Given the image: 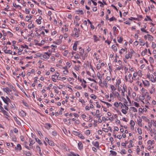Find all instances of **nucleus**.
<instances>
[{
    "mask_svg": "<svg viewBox=\"0 0 156 156\" xmlns=\"http://www.w3.org/2000/svg\"><path fill=\"white\" fill-rule=\"evenodd\" d=\"M149 79H150V80L151 81L153 82H154L156 81V77H154V76L153 75H151L149 76Z\"/></svg>",
    "mask_w": 156,
    "mask_h": 156,
    "instance_id": "nucleus-1",
    "label": "nucleus"
},
{
    "mask_svg": "<svg viewBox=\"0 0 156 156\" xmlns=\"http://www.w3.org/2000/svg\"><path fill=\"white\" fill-rule=\"evenodd\" d=\"M50 55L51 54L48 53V52H45L44 54L43 55V57L44 58L46 59H48Z\"/></svg>",
    "mask_w": 156,
    "mask_h": 156,
    "instance_id": "nucleus-2",
    "label": "nucleus"
},
{
    "mask_svg": "<svg viewBox=\"0 0 156 156\" xmlns=\"http://www.w3.org/2000/svg\"><path fill=\"white\" fill-rule=\"evenodd\" d=\"M0 109H1V111L2 112H3L4 113V114L5 115H8V113L7 112L5 111L3 108L0 105Z\"/></svg>",
    "mask_w": 156,
    "mask_h": 156,
    "instance_id": "nucleus-3",
    "label": "nucleus"
},
{
    "mask_svg": "<svg viewBox=\"0 0 156 156\" xmlns=\"http://www.w3.org/2000/svg\"><path fill=\"white\" fill-rule=\"evenodd\" d=\"M143 83L145 87H147L149 85V81L147 80L143 81Z\"/></svg>",
    "mask_w": 156,
    "mask_h": 156,
    "instance_id": "nucleus-4",
    "label": "nucleus"
},
{
    "mask_svg": "<svg viewBox=\"0 0 156 156\" xmlns=\"http://www.w3.org/2000/svg\"><path fill=\"white\" fill-rule=\"evenodd\" d=\"M92 144L93 145L96 147L97 148H98L99 147V143L98 141H96L95 142H93Z\"/></svg>",
    "mask_w": 156,
    "mask_h": 156,
    "instance_id": "nucleus-5",
    "label": "nucleus"
},
{
    "mask_svg": "<svg viewBox=\"0 0 156 156\" xmlns=\"http://www.w3.org/2000/svg\"><path fill=\"white\" fill-rule=\"evenodd\" d=\"M77 42V41H76L74 44L73 46V49L74 50L76 51V50Z\"/></svg>",
    "mask_w": 156,
    "mask_h": 156,
    "instance_id": "nucleus-6",
    "label": "nucleus"
},
{
    "mask_svg": "<svg viewBox=\"0 0 156 156\" xmlns=\"http://www.w3.org/2000/svg\"><path fill=\"white\" fill-rule=\"evenodd\" d=\"M142 119H139V120L137 121V124L139 126L142 127V125L141 123Z\"/></svg>",
    "mask_w": 156,
    "mask_h": 156,
    "instance_id": "nucleus-7",
    "label": "nucleus"
},
{
    "mask_svg": "<svg viewBox=\"0 0 156 156\" xmlns=\"http://www.w3.org/2000/svg\"><path fill=\"white\" fill-rule=\"evenodd\" d=\"M51 125L50 123H46L45 124V127L47 129L51 127Z\"/></svg>",
    "mask_w": 156,
    "mask_h": 156,
    "instance_id": "nucleus-8",
    "label": "nucleus"
},
{
    "mask_svg": "<svg viewBox=\"0 0 156 156\" xmlns=\"http://www.w3.org/2000/svg\"><path fill=\"white\" fill-rule=\"evenodd\" d=\"M42 19V17L41 16H39L38 18V20H36V22H37V23L39 24H40L41 23V20Z\"/></svg>",
    "mask_w": 156,
    "mask_h": 156,
    "instance_id": "nucleus-9",
    "label": "nucleus"
},
{
    "mask_svg": "<svg viewBox=\"0 0 156 156\" xmlns=\"http://www.w3.org/2000/svg\"><path fill=\"white\" fill-rule=\"evenodd\" d=\"M155 89L153 86L151 87V89L150 90V93L152 94L155 92Z\"/></svg>",
    "mask_w": 156,
    "mask_h": 156,
    "instance_id": "nucleus-10",
    "label": "nucleus"
},
{
    "mask_svg": "<svg viewBox=\"0 0 156 156\" xmlns=\"http://www.w3.org/2000/svg\"><path fill=\"white\" fill-rule=\"evenodd\" d=\"M15 149H19L20 151L22 149L21 145L19 144H17V147H15Z\"/></svg>",
    "mask_w": 156,
    "mask_h": 156,
    "instance_id": "nucleus-11",
    "label": "nucleus"
},
{
    "mask_svg": "<svg viewBox=\"0 0 156 156\" xmlns=\"http://www.w3.org/2000/svg\"><path fill=\"white\" fill-rule=\"evenodd\" d=\"M14 120L16 121L17 124L19 125H21V123L20 121L17 119V118L16 117L14 118Z\"/></svg>",
    "mask_w": 156,
    "mask_h": 156,
    "instance_id": "nucleus-12",
    "label": "nucleus"
},
{
    "mask_svg": "<svg viewBox=\"0 0 156 156\" xmlns=\"http://www.w3.org/2000/svg\"><path fill=\"white\" fill-rule=\"evenodd\" d=\"M1 97V98H2V100H3V101H4V102L5 104H7L8 105V102L6 100V98L3 96H2Z\"/></svg>",
    "mask_w": 156,
    "mask_h": 156,
    "instance_id": "nucleus-13",
    "label": "nucleus"
},
{
    "mask_svg": "<svg viewBox=\"0 0 156 156\" xmlns=\"http://www.w3.org/2000/svg\"><path fill=\"white\" fill-rule=\"evenodd\" d=\"M97 75L98 78L100 80V81H102V76L101 74L99 73H98Z\"/></svg>",
    "mask_w": 156,
    "mask_h": 156,
    "instance_id": "nucleus-14",
    "label": "nucleus"
},
{
    "mask_svg": "<svg viewBox=\"0 0 156 156\" xmlns=\"http://www.w3.org/2000/svg\"><path fill=\"white\" fill-rule=\"evenodd\" d=\"M20 113L22 116L24 117L26 116V113L23 110H21L20 112Z\"/></svg>",
    "mask_w": 156,
    "mask_h": 156,
    "instance_id": "nucleus-15",
    "label": "nucleus"
},
{
    "mask_svg": "<svg viewBox=\"0 0 156 156\" xmlns=\"http://www.w3.org/2000/svg\"><path fill=\"white\" fill-rule=\"evenodd\" d=\"M36 141L39 144H42V143L41 140L38 138H35Z\"/></svg>",
    "mask_w": 156,
    "mask_h": 156,
    "instance_id": "nucleus-16",
    "label": "nucleus"
},
{
    "mask_svg": "<svg viewBox=\"0 0 156 156\" xmlns=\"http://www.w3.org/2000/svg\"><path fill=\"white\" fill-rule=\"evenodd\" d=\"M150 123H151L154 126H155L156 125V124L155 123V122L154 120H151V122H148V123L150 124Z\"/></svg>",
    "mask_w": 156,
    "mask_h": 156,
    "instance_id": "nucleus-17",
    "label": "nucleus"
},
{
    "mask_svg": "<svg viewBox=\"0 0 156 156\" xmlns=\"http://www.w3.org/2000/svg\"><path fill=\"white\" fill-rule=\"evenodd\" d=\"M73 133L74 135L78 136H79V134L80 133L75 131H73Z\"/></svg>",
    "mask_w": 156,
    "mask_h": 156,
    "instance_id": "nucleus-18",
    "label": "nucleus"
},
{
    "mask_svg": "<svg viewBox=\"0 0 156 156\" xmlns=\"http://www.w3.org/2000/svg\"><path fill=\"white\" fill-rule=\"evenodd\" d=\"M147 38H148L150 40H152L153 39V37L151 35H150L149 34H147Z\"/></svg>",
    "mask_w": 156,
    "mask_h": 156,
    "instance_id": "nucleus-19",
    "label": "nucleus"
},
{
    "mask_svg": "<svg viewBox=\"0 0 156 156\" xmlns=\"http://www.w3.org/2000/svg\"><path fill=\"white\" fill-rule=\"evenodd\" d=\"M130 124L131 126H133V129L134 128V126L135 125V123L133 120H131L130 121Z\"/></svg>",
    "mask_w": 156,
    "mask_h": 156,
    "instance_id": "nucleus-20",
    "label": "nucleus"
},
{
    "mask_svg": "<svg viewBox=\"0 0 156 156\" xmlns=\"http://www.w3.org/2000/svg\"><path fill=\"white\" fill-rule=\"evenodd\" d=\"M112 48L113 49V50L116 51H117V48L116 46H115V45H113L112 46Z\"/></svg>",
    "mask_w": 156,
    "mask_h": 156,
    "instance_id": "nucleus-21",
    "label": "nucleus"
},
{
    "mask_svg": "<svg viewBox=\"0 0 156 156\" xmlns=\"http://www.w3.org/2000/svg\"><path fill=\"white\" fill-rule=\"evenodd\" d=\"M142 118L145 121L149 122V119H147L145 116H142Z\"/></svg>",
    "mask_w": 156,
    "mask_h": 156,
    "instance_id": "nucleus-22",
    "label": "nucleus"
},
{
    "mask_svg": "<svg viewBox=\"0 0 156 156\" xmlns=\"http://www.w3.org/2000/svg\"><path fill=\"white\" fill-rule=\"evenodd\" d=\"M48 143L49 145L51 146H53L54 145L53 142L51 140L48 141Z\"/></svg>",
    "mask_w": 156,
    "mask_h": 156,
    "instance_id": "nucleus-23",
    "label": "nucleus"
},
{
    "mask_svg": "<svg viewBox=\"0 0 156 156\" xmlns=\"http://www.w3.org/2000/svg\"><path fill=\"white\" fill-rule=\"evenodd\" d=\"M110 87H111V88L112 90V91H114V90H115L116 89V88L113 85H111Z\"/></svg>",
    "mask_w": 156,
    "mask_h": 156,
    "instance_id": "nucleus-24",
    "label": "nucleus"
},
{
    "mask_svg": "<svg viewBox=\"0 0 156 156\" xmlns=\"http://www.w3.org/2000/svg\"><path fill=\"white\" fill-rule=\"evenodd\" d=\"M13 5L15 7L17 8L18 7H20V9H21V7L19 5H16L15 3H13Z\"/></svg>",
    "mask_w": 156,
    "mask_h": 156,
    "instance_id": "nucleus-25",
    "label": "nucleus"
},
{
    "mask_svg": "<svg viewBox=\"0 0 156 156\" xmlns=\"http://www.w3.org/2000/svg\"><path fill=\"white\" fill-rule=\"evenodd\" d=\"M110 152L111 153V155H116L117 154L116 152L114 151L111 150L110 151Z\"/></svg>",
    "mask_w": 156,
    "mask_h": 156,
    "instance_id": "nucleus-26",
    "label": "nucleus"
},
{
    "mask_svg": "<svg viewBox=\"0 0 156 156\" xmlns=\"http://www.w3.org/2000/svg\"><path fill=\"white\" fill-rule=\"evenodd\" d=\"M140 45L144 46L145 44V43L143 42L142 40L140 39Z\"/></svg>",
    "mask_w": 156,
    "mask_h": 156,
    "instance_id": "nucleus-27",
    "label": "nucleus"
},
{
    "mask_svg": "<svg viewBox=\"0 0 156 156\" xmlns=\"http://www.w3.org/2000/svg\"><path fill=\"white\" fill-rule=\"evenodd\" d=\"M125 49H126V50H127V48H125V49H121V51L119 52V53L120 54H122L123 53V52L125 51Z\"/></svg>",
    "mask_w": 156,
    "mask_h": 156,
    "instance_id": "nucleus-28",
    "label": "nucleus"
},
{
    "mask_svg": "<svg viewBox=\"0 0 156 156\" xmlns=\"http://www.w3.org/2000/svg\"><path fill=\"white\" fill-rule=\"evenodd\" d=\"M123 38L122 37H120L119 39H118V41L119 43H121L123 41Z\"/></svg>",
    "mask_w": 156,
    "mask_h": 156,
    "instance_id": "nucleus-29",
    "label": "nucleus"
},
{
    "mask_svg": "<svg viewBox=\"0 0 156 156\" xmlns=\"http://www.w3.org/2000/svg\"><path fill=\"white\" fill-rule=\"evenodd\" d=\"M130 108L132 109V111L134 112H137V109L135 107H131Z\"/></svg>",
    "mask_w": 156,
    "mask_h": 156,
    "instance_id": "nucleus-30",
    "label": "nucleus"
},
{
    "mask_svg": "<svg viewBox=\"0 0 156 156\" xmlns=\"http://www.w3.org/2000/svg\"><path fill=\"white\" fill-rule=\"evenodd\" d=\"M5 53L6 54H12V51L11 50H7L5 52Z\"/></svg>",
    "mask_w": 156,
    "mask_h": 156,
    "instance_id": "nucleus-31",
    "label": "nucleus"
},
{
    "mask_svg": "<svg viewBox=\"0 0 156 156\" xmlns=\"http://www.w3.org/2000/svg\"><path fill=\"white\" fill-rule=\"evenodd\" d=\"M108 20H110V21H113L114 20H116V19L114 17H112L111 18H110L108 19Z\"/></svg>",
    "mask_w": 156,
    "mask_h": 156,
    "instance_id": "nucleus-32",
    "label": "nucleus"
},
{
    "mask_svg": "<svg viewBox=\"0 0 156 156\" xmlns=\"http://www.w3.org/2000/svg\"><path fill=\"white\" fill-rule=\"evenodd\" d=\"M94 41L95 42H96L98 41L99 40V39H98V37L96 35H94Z\"/></svg>",
    "mask_w": 156,
    "mask_h": 156,
    "instance_id": "nucleus-33",
    "label": "nucleus"
},
{
    "mask_svg": "<svg viewBox=\"0 0 156 156\" xmlns=\"http://www.w3.org/2000/svg\"><path fill=\"white\" fill-rule=\"evenodd\" d=\"M137 131L138 133L139 134H142V131L141 129L140 128H138L137 129Z\"/></svg>",
    "mask_w": 156,
    "mask_h": 156,
    "instance_id": "nucleus-34",
    "label": "nucleus"
},
{
    "mask_svg": "<svg viewBox=\"0 0 156 156\" xmlns=\"http://www.w3.org/2000/svg\"><path fill=\"white\" fill-rule=\"evenodd\" d=\"M68 53V51L67 50H65L63 52V55L66 56Z\"/></svg>",
    "mask_w": 156,
    "mask_h": 156,
    "instance_id": "nucleus-35",
    "label": "nucleus"
},
{
    "mask_svg": "<svg viewBox=\"0 0 156 156\" xmlns=\"http://www.w3.org/2000/svg\"><path fill=\"white\" fill-rule=\"evenodd\" d=\"M78 136L82 139H84L85 138L84 137L82 134H81L80 133L79 134V136Z\"/></svg>",
    "mask_w": 156,
    "mask_h": 156,
    "instance_id": "nucleus-36",
    "label": "nucleus"
},
{
    "mask_svg": "<svg viewBox=\"0 0 156 156\" xmlns=\"http://www.w3.org/2000/svg\"><path fill=\"white\" fill-rule=\"evenodd\" d=\"M121 83V81L120 79L118 80L117 82L116 83V85L119 86V85Z\"/></svg>",
    "mask_w": 156,
    "mask_h": 156,
    "instance_id": "nucleus-37",
    "label": "nucleus"
},
{
    "mask_svg": "<svg viewBox=\"0 0 156 156\" xmlns=\"http://www.w3.org/2000/svg\"><path fill=\"white\" fill-rule=\"evenodd\" d=\"M35 27V26L34 24H32L31 26H30L29 25H28V27L29 29H31L32 28Z\"/></svg>",
    "mask_w": 156,
    "mask_h": 156,
    "instance_id": "nucleus-38",
    "label": "nucleus"
},
{
    "mask_svg": "<svg viewBox=\"0 0 156 156\" xmlns=\"http://www.w3.org/2000/svg\"><path fill=\"white\" fill-rule=\"evenodd\" d=\"M148 143V144H151V145L152 144H154V140L151 141V140H149Z\"/></svg>",
    "mask_w": 156,
    "mask_h": 156,
    "instance_id": "nucleus-39",
    "label": "nucleus"
},
{
    "mask_svg": "<svg viewBox=\"0 0 156 156\" xmlns=\"http://www.w3.org/2000/svg\"><path fill=\"white\" fill-rule=\"evenodd\" d=\"M91 97L93 99H96L97 98V96L93 94L91 95Z\"/></svg>",
    "mask_w": 156,
    "mask_h": 156,
    "instance_id": "nucleus-40",
    "label": "nucleus"
},
{
    "mask_svg": "<svg viewBox=\"0 0 156 156\" xmlns=\"http://www.w3.org/2000/svg\"><path fill=\"white\" fill-rule=\"evenodd\" d=\"M130 54L129 53L128 54L126 55H125L126 58L127 59H128L130 57Z\"/></svg>",
    "mask_w": 156,
    "mask_h": 156,
    "instance_id": "nucleus-41",
    "label": "nucleus"
},
{
    "mask_svg": "<svg viewBox=\"0 0 156 156\" xmlns=\"http://www.w3.org/2000/svg\"><path fill=\"white\" fill-rule=\"evenodd\" d=\"M79 32H78V31H77L75 33V35L76 37H78L79 36Z\"/></svg>",
    "mask_w": 156,
    "mask_h": 156,
    "instance_id": "nucleus-42",
    "label": "nucleus"
},
{
    "mask_svg": "<svg viewBox=\"0 0 156 156\" xmlns=\"http://www.w3.org/2000/svg\"><path fill=\"white\" fill-rule=\"evenodd\" d=\"M75 88L77 89H81L82 88L80 86H77L75 87Z\"/></svg>",
    "mask_w": 156,
    "mask_h": 156,
    "instance_id": "nucleus-43",
    "label": "nucleus"
},
{
    "mask_svg": "<svg viewBox=\"0 0 156 156\" xmlns=\"http://www.w3.org/2000/svg\"><path fill=\"white\" fill-rule=\"evenodd\" d=\"M146 17H147V19L145 18L144 19V20H145L146 21H147L148 20H150L152 21L151 19V18L150 17H149L148 16H147Z\"/></svg>",
    "mask_w": 156,
    "mask_h": 156,
    "instance_id": "nucleus-44",
    "label": "nucleus"
},
{
    "mask_svg": "<svg viewBox=\"0 0 156 156\" xmlns=\"http://www.w3.org/2000/svg\"><path fill=\"white\" fill-rule=\"evenodd\" d=\"M78 146L79 148H80L81 147L82 148V143L81 142H79V143L78 144Z\"/></svg>",
    "mask_w": 156,
    "mask_h": 156,
    "instance_id": "nucleus-45",
    "label": "nucleus"
},
{
    "mask_svg": "<svg viewBox=\"0 0 156 156\" xmlns=\"http://www.w3.org/2000/svg\"><path fill=\"white\" fill-rule=\"evenodd\" d=\"M76 12H79L81 14H83V11L82 10L78 9L76 11Z\"/></svg>",
    "mask_w": 156,
    "mask_h": 156,
    "instance_id": "nucleus-46",
    "label": "nucleus"
},
{
    "mask_svg": "<svg viewBox=\"0 0 156 156\" xmlns=\"http://www.w3.org/2000/svg\"><path fill=\"white\" fill-rule=\"evenodd\" d=\"M137 73H134L133 75V77L132 78V79L133 80H135V79H134L133 77L135 78L137 76Z\"/></svg>",
    "mask_w": 156,
    "mask_h": 156,
    "instance_id": "nucleus-47",
    "label": "nucleus"
},
{
    "mask_svg": "<svg viewBox=\"0 0 156 156\" xmlns=\"http://www.w3.org/2000/svg\"><path fill=\"white\" fill-rule=\"evenodd\" d=\"M114 105L116 107H118L119 106V103L117 102H115L114 104Z\"/></svg>",
    "mask_w": 156,
    "mask_h": 156,
    "instance_id": "nucleus-48",
    "label": "nucleus"
},
{
    "mask_svg": "<svg viewBox=\"0 0 156 156\" xmlns=\"http://www.w3.org/2000/svg\"><path fill=\"white\" fill-rule=\"evenodd\" d=\"M119 106L121 108H124V106L122 104V103L121 102H119Z\"/></svg>",
    "mask_w": 156,
    "mask_h": 156,
    "instance_id": "nucleus-49",
    "label": "nucleus"
},
{
    "mask_svg": "<svg viewBox=\"0 0 156 156\" xmlns=\"http://www.w3.org/2000/svg\"><path fill=\"white\" fill-rule=\"evenodd\" d=\"M123 91H124V92L127 91V88H126V85L123 86Z\"/></svg>",
    "mask_w": 156,
    "mask_h": 156,
    "instance_id": "nucleus-50",
    "label": "nucleus"
},
{
    "mask_svg": "<svg viewBox=\"0 0 156 156\" xmlns=\"http://www.w3.org/2000/svg\"><path fill=\"white\" fill-rule=\"evenodd\" d=\"M122 112L124 114H126L127 113V111L124 109H122L121 110Z\"/></svg>",
    "mask_w": 156,
    "mask_h": 156,
    "instance_id": "nucleus-51",
    "label": "nucleus"
},
{
    "mask_svg": "<svg viewBox=\"0 0 156 156\" xmlns=\"http://www.w3.org/2000/svg\"><path fill=\"white\" fill-rule=\"evenodd\" d=\"M84 53V50L83 49H81L80 52V54L81 55H82Z\"/></svg>",
    "mask_w": 156,
    "mask_h": 156,
    "instance_id": "nucleus-52",
    "label": "nucleus"
},
{
    "mask_svg": "<svg viewBox=\"0 0 156 156\" xmlns=\"http://www.w3.org/2000/svg\"><path fill=\"white\" fill-rule=\"evenodd\" d=\"M137 148L136 149V151H137V154H139V152L140 151V149L139 148V146H137Z\"/></svg>",
    "mask_w": 156,
    "mask_h": 156,
    "instance_id": "nucleus-53",
    "label": "nucleus"
},
{
    "mask_svg": "<svg viewBox=\"0 0 156 156\" xmlns=\"http://www.w3.org/2000/svg\"><path fill=\"white\" fill-rule=\"evenodd\" d=\"M79 101L83 105L85 103V101L83 99H79Z\"/></svg>",
    "mask_w": 156,
    "mask_h": 156,
    "instance_id": "nucleus-54",
    "label": "nucleus"
},
{
    "mask_svg": "<svg viewBox=\"0 0 156 156\" xmlns=\"http://www.w3.org/2000/svg\"><path fill=\"white\" fill-rule=\"evenodd\" d=\"M152 47L153 48H154L156 47V44L154 42H152Z\"/></svg>",
    "mask_w": 156,
    "mask_h": 156,
    "instance_id": "nucleus-55",
    "label": "nucleus"
},
{
    "mask_svg": "<svg viewBox=\"0 0 156 156\" xmlns=\"http://www.w3.org/2000/svg\"><path fill=\"white\" fill-rule=\"evenodd\" d=\"M134 105L136 107H138L139 106V104L136 102H134Z\"/></svg>",
    "mask_w": 156,
    "mask_h": 156,
    "instance_id": "nucleus-56",
    "label": "nucleus"
},
{
    "mask_svg": "<svg viewBox=\"0 0 156 156\" xmlns=\"http://www.w3.org/2000/svg\"><path fill=\"white\" fill-rule=\"evenodd\" d=\"M99 3H100V6L101 7H103V5H104V4L102 3V2L100 1H99L98 2Z\"/></svg>",
    "mask_w": 156,
    "mask_h": 156,
    "instance_id": "nucleus-57",
    "label": "nucleus"
},
{
    "mask_svg": "<svg viewBox=\"0 0 156 156\" xmlns=\"http://www.w3.org/2000/svg\"><path fill=\"white\" fill-rule=\"evenodd\" d=\"M90 131L89 130H86V135H89L90 134Z\"/></svg>",
    "mask_w": 156,
    "mask_h": 156,
    "instance_id": "nucleus-58",
    "label": "nucleus"
},
{
    "mask_svg": "<svg viewBox=\"0 0 156 156\" xmlns=\"http://www.w3.org/2000/svg\"><path fill=\"white\" fill-rule=\"evenodd\" d=\"M102 130L103 131L106 132H108V129L107 128H103Z\"/></svg>",
    "mask_w": 156,
    "mask_h": 156,
    "instance_id": "nucleus-59",
    "label": "nucleus"
},
{
    "mask_svg": "<svg viewBox=\"0 0 156 156\" xmlns=\"http://www.w3.org/2000/svg\"><path fill=\"white\" fill-rule=\"evenodd\" d=\"M23 105L26 107H29V105H28V104H27L26 102H23Z\"/></svg>",
    "mask_w": 156,
    "mask_h": 156,
    "instance_id": "nucleus-60",
    "label": "nucleus"
},
{
    "mask_svg": "<svg viewBox=\"0 0 156 156\" xmlns=\"http://www.w3.org/2000/svg\"><path fill=\"white\" fill-rule=\"evenodd\" d=\"M52 134L53 136H57V133H56V132H55V131H52Z\"/></svg>",
    "mask_w": 156,
    "mask_h": 156,
    "instance_id": "nucleus-61",
    "label": "nucleus"
},
{
    "mask_svg": "<svg viewBox=\"0 0 156 156\" xmlns=\"http://www.w3.org/2000/svg\"><path fill=\"white\" fill-rule=\"evenodd\" d=\"M115 96H116L117 97H119L120 96V95L118 92H115Z\"/></svg>",
    "mask_w": 156,
    "mask_h": 156,
    "instance_id": "nucleus-62",
    "label": "nucleus"
},
{
    "mask_svg": "<svg viewBox=\"0 0 156 156\" xmlns=\"http://www.w3.org/2000/svg\"><path fill=\"white\" fill-rule=\"evenodd\" d=\"M141 30L142 31L146 33H148V32L146 30H144V28H142L141 29Z\"/></svg>",
    "mask_w": 156,
    "mask_h": 156,
    "instance_id": "nucleus-63",
    "label": "nucleus"
},
{
    "mask_svg": "<svg viewBox=\"0 0 156 156\" xmlns=\"http://www.w3.org/2000/svg\"><path fill=\"white\" fill-rule=\"evenodd\" d=\"M63 73H64V74H67V73L69 72V71L67 70H64L63 71Z\"/></svg>",
    "mask_w": 156,
    "mask_h": 156,
    "instance_id": "nucleus-64",
    "label": "nucleus"
}]
</instances>
